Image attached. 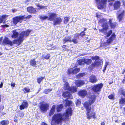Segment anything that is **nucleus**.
<instances>
[{"label": "nucleus", "instance_id": "13", "mask_svg": "<svg viewBox=\"0 0 125 125\" xmlns=\"http://www.w3.org/2000/svg\"><path fill=\"white\" fill-rule=\"evenodd\" d=\"M3 43L4 44L10 46H12L13 44L12 42L7 37H5L4 38Z\"/></svg>", "mask_w": 125, "mask_h": 125}, {"label": "nucleus", "instance_id": "27", "mask_svg": "<svg viewBox=\"0 0 125 125\" xmlns=\"http://www.w3.org/2000/svg\"><path fill=\"white\" fill-rule=\"evenodd\" d=\"M120 3L119 1H117L115 2L114 4V7L115 9L119 8L120 6Z\"/></svg>", "mask_w": 125, "mask_h": 125}, {"label": "nucleus", "instance_id": "28", "mask_svg": "<svg viewBox=\"0 0 125 125\" xmlns=\"http://www.w3.org/2000/svg\"><path fill=\"white\" fill-rule=\"evenodd\" d=\"M70 90H68L71 92L74 93L76 92L77 91V88L75 86H73L71 87L70 88Z\"/></svg>", "mask_w": 125, "mask_h": 125}, {"label": "nucleus", "instance_id": "56", "mask_svg": "<svg viewBox=\"0 0 125 125\" xmlns=\"http://www.w3.org/2000/svg\"><path fill=\"white\" fill-rule=\"evenodd\" d=\"M17 11V10H16L13 9L12 10V12L13 13H14L16 12Z\"/></svg>", "mask_w": 125, "mask_h": 125}, {"label": "nucleus", "instance_id": "40", "mask_svg": "<svg viewBox=\"0 0 125 125\" xmlns=\"http://www.w3.org/2000/svg\"><path fill=\"white\" fill-rule=\"evenodd\" d=\"M52 90V89L50 88L48 89H45L43 91L44 93L46 94H47L50 92Z\"/></svg>", "mask_w": 125, "mask_h": 125}, {"label": "nucleus", "instance_id": "44", "mask_svg": "<svg viewBox=\"0 0 125 125\" xmlns=\"http://www.w3.org/2000/svg\"><path fill=\"white\" fill-rule=\"evenodd\" d=\"M23 91L25 93H26L30 92V89L28 88L25 87L24 88Z\"/></svg>", "mask_w": 125, "mask_h": 125}, {"label": "nucleus", "instance_id": "53", "mask_svg": "<svg viewBox=\"0 0 125 125\" xmlns=\"http://www.w3.org/2000/svg\"><path fill=\"white\" fill-rule=\"evenodd\" d=\"M15 84L14 83H11V86L14 87L15 85Z\"/></svg>", "mask_w": 125, "mask_h": 125}, {"label": "nucleus", "instance_id": "15", "mask_svg": "<svg viewBox=\"0 0 125 125\" xmlns=\"http://www.w3.org/2000/svg\"><path fill=\"white\" fill-rule=\"evenodd\" d=\"M28 106V104L27 102L25 101H24L22 104L20 106V108L21 110H22L26 108Z\"/></svg>", "mask_w": 125, "mask_h": 125}, {"label": "nucleus", "instance_id": "12", "mask_svg": "<svg viewBox=\"0 0 125 125\" xmlns=\"http://www.w3.org/2000/svg\"><path fill=\"white\" fill-rule=\"evenodd\" d=\"M103 86V84L100 83L94 85L92 88V89L95 92H99L101 91Z\"/></svg>", "mask_w": 125, "mask_h": 125}, {"label": "nucleus", "instance_id": "64", "mask_svg": "<svg viewBox=\"0 0 125 125\" xmlns=\"http://www.w3.org/2000/svg\"><path fill=\"white\" fill-rule=\"evenodd\" d=\"M124 114H125V107L124 108Z\"/></svg>", "mask_w": 125, "mask_h": 125}, {"label": "nucleus", "instance_id": "34", "mask_svg": "<svg viewBox=\"0 0 125 125\" xmlns=\"http://www.w3.org/2000/svg\"><path fill=\"white\" fill-rule=\"evenodd\" d=\"M64 103H65L66 106H70L72 104V102L68 100H65L63 101Z\"/></svg>", "mask_w": 125, "mask_h": 125}, {"label": "nucleus", "instance_id": "30", "mask_svg": "<svg viewBox=\"0 0 125 125\" xmlns=\"http://www.w3.org/2000/svg\"><path fill=\"white\" fill-rule=\"evenodd\" d=\"M119 103L120 104L122 105V106L125 105V98L121 97Z\"/></svg>", "mask_w": 125, "mask_h": 125}, {"label": "nucleus", "instance_id": "63", "mask_svg": "<svg viewBox=\"0 0 125 125\" xmlns=\"http://www.w3.org/2000/svg\"><path fill=\"white\" fill-rule=\"evenodd\" d=\"M122 125H125V123H123L122 124Z\"/></svg>", "mask_w": 125, "mask_h": 125}, {"label": "nucleus", "instance_id": "11", "mask_svg": "<svg viewBox=\"0 0 125 125\" xmlns=\"http://www.w3.org/2000/svg\"><path fill=\"white\" fill-rule=\"evenodd\" d=\"M80 71V69L78 68H69L68 70L67 73L68 74H76L79 72Z\"/></svg>", "mask_w": 125, "mask_h": 125}, {"label": "nucleus", "instance_id": "6", "mask_svg": "<svg viewBox=\"0 0 125 125\" xmlns=\"http://www.w3.org/2000/svg\"><path fill=\"white\" fill-rule=\"evenodd\" d=\"M115 0H108L109 2L113 1ZM98 9H102L105 8L107 3V0H96Z\"/></svg>", "mask_w": 125, "mask_h": 125}, {"label": "nucleus", "instance_id": "33", "mask_svg": "<svg viewBox=\"0 0 125 125\" xmlns=\"http://www.w3.org/2000/svg\"><path fill=\"white\" fill-rule=\"evenodd\" d=\"M68 83L66 82L64 84V88L65 90H70V88Z\"/></svg>", "mask_w": 125, "mask_h": 125}, {"label": "nucleus", "instance_id": "22", "mask_svg": "<svg viewBox=\"0 0 125 125\" xmlns=\"http://www.w3.org/2000/svg\"><path fill=\"white\" fill-rule=\"evenodd\" d=\"M79 34H75L74 36L73 39L72 40V42H73L75 44H76L78 43V41L77 40V39L78 38V37Z\"/></svg>", "mask_w": 125, "mask_h": 125}, {"label": "nucleus", "instance_id": "32", "mask_svg": "<svg viewBox=\"0 0 125 125\" xmlns=\"http://www.w3.org/2000/svg\"><path fill=\"white\" fill-rule=\"evenodd\" d=\"M63 107V105L62 104H61L60 105H57L56 107L57 111L58 112H60L61 111Z\"/></svg>", "mask_w": 125, "mask_h": 125}, {"label": "nucleus", "instance_id": "54", "mask_svg": "<svg viewBox=\"0 0 125 125\" xmlns=\"http://www.w3.org/2000/svg\"><path fill=\"white\" fill-rule=\"evenodd\" d=\"M3 21L1 17H0V23L2 22Z\"/></svg>", "mask_w": 125, "mask_h": 125}, {"label": "nucleus", "instance_id": "48", "mask_svg": "<svg viewBox=\"0 0 125 125\" xmlns=\"http://www.w3.org/2000/svg\"><path fill=\"white\" fill-rule=\"evenodd\" d=\"M108 97L110 99H114V95L112 94H111L109 95Z\"/></svg>", "mask_w": 125, "mask_h": 125}, {"label": "nucleus", "instance_id": "20", "mask_svg": "<svg viewBox=\"0 0 125 125\" xmlns=\"http://www.w3.org/2000/svg\"><path fill=\"white\" fill-rule=\"evenodd\" d=\"M95 96L94 95H92L91 97L90 98L89 100V103L88 104L91 106V105L94 103L95 100Z\"/></svg>", "mask_w": 125, "mask_h": 125}, {"label": "nucleus", "instance_id": "31", "mask_svg": "<svg viewBox=\"0 0 125 125\" xmlns=\"http://www.w3.org/2000/svg\"><path fill=\"white\" fill-rule=\"evenodd\" d=\"M63 42L64 43L67 41H69L70 42H72V40H71L70 37H65V38L63 39Z\"/></svg>", "mask_w": 125, "mask_h": 125}, {"label": "nucleus", "instance_id": "37", "mask_svg": "<svg viewBox=\"0 0 125 125\" xmlns=\"http://www.w3.org/2000/svg\"><path fill=\"white\" fill-rule=\"evenodd\" d=\"M119 92L122 94L125 97V90L122 89H120L119 91Z\"/></svg>", "mask_w": 125, "mask_h": 125}, {"label": "nucleus", "instance_id": "35", "mask_svg": "<svg viewBox=\"0 0 125 125\" xmlns=\"http://www.w3.org/2000/svg\"><path fill=\"white\" fill-rule=\"evenodd\" d=\"M0 123L2 125H7L9 124V122L7 120H3Z\"/></svg>", "mask_w": 125, "mask_h": 125}, {"label": "nucleus", "instance_id": "58", "mask_svg": "<svg viewBox=\"0 0 125 125\" xmlns=\"http://www.w3.org/2000/svg\"><path fill=\"white\" fill-rule=\"evenodd\" d=\"M2 85H3V83H1V84H0V87L1 88L2 86Z\"/></svg>", "mask_w": 125, "mask_h": 125}, {"label": "nucleus", "instance_id": "62", "mask_svg": "<svg viewBox=\"0 0 125 125\" xmlns=\"http://www.w3.org/2000/svg\"><path fill=\"white\" fill-rule=\"evenodd\" d=\"M113 83V82H110L109 83V84H112V83Z\"/></svg>", "mask_w": 125, "mask_h": 125}, {"label": "nucleus", "instance_id": "25", "mask_svg": "<svg viewBox=\"0 0 125 125\" xmlns=\"http://www.w3.org/2000/svg\"><path fill=\"white\" fill-rule=\"evenodd\" d=\"M55 107L56 106L55 105L52 106L49 114V115L50 116L52 115L54 113L55 111Z\"/></svg>", "mask_w": 125, "mask_h": 125}, {"label": "nucleus", "instance_id": "43", "mask_svg": "<svg viewBox=\"0 0 125 125\" xmlns=\"http://www.w3.org/2000/svg\"><path fill=\"white\" fill-rule=\"evenodd\" d=\"M85 59V63H86L87 64H90L92 62V60L90 59Z\"/></svg>", "mask_w": 125, "mask_h": 125}, {"label": "nucleus", "instance_id": "16", "mask_svg": "<svg viewBox=\"0 0 125 125\" xmlns=\"http://www.w3.org/2000/svg\"><path fill=\"white\" fill-rule=\"evenodd\" d=\"M62 21V19L60 18H57L53 20V24L55 25L60 24Z\"/></svg>", "mask_w": 125, "mask_h": 125}, {"label": "nucleus", "instance_id": "19", "mask_svg": "<svg viewBox=\"0 0 125 125\" xmlns=\"http://www.w3.org/2000/svg\"><path fill=\"white\" fill-rule=\"evenodd\" d=\"M89 81L90 82L92 83H94L97 81L95 75H92L90 77Z\"/></svg>", "mask_w": 125, "mask_h": 125}, {"label": "nucleus", "instance_id": "42", "mask_svg": "<svg viewBox=\"0 0 125 125\" xmlns=\"http://www.w3.org/2000/svg\"><path fill=\"white\" fill-rule=\"evenodd\" d=\"M50 57L49 54H47L46 55H43L42 57L43 59H48Z\"/></svg>", "mask_w": 125, "mask_h": 125}, {"label": "nucleus", "instance_id": "8", "mask_svg": "<svg viewBox=\"0 0 125 125\" xmlns=\"http://www.w3.org/2000/svg\"><path fill=\"white\" fill-rule=\"evenodd\" d=\"M91 58L93 60H95L94 63H93L92 65V67H96L101 64V60L99 59L98 56H92Z\"/></svg>", "mask_w": 125, "mask_h": 125}, {"label": "nucleus", "instance_id": "39", "mask_svg": "<svg viewBox=\"0 0 125 125\" xmlns=\"http://www.w3.org/2000/svg\"><path fill=\"white\" fill-rule=\"evenodd\" d=\"M85 75V74L84 73H79L77 75L76 77L77 78H80Z\"/></svg>", "mask_w": 125, "mask_h": 125}, {"label": "nucleus", "instance_id": "29", "mask_svg": "<svg viewBox=\"0 0 125 125\" xmlns=\"http://www.w3.org/2000/svg\"><path fill=\"white\" fill-rule=\"evenodd\" d=\"M77 62L79 65L84 64L85 63V59H82L78 61Z\"/></svg>", "mask_w": 125, "mask_h": 125}, {"label": "nucleus", "instance_id": "61", "mask_svg": "<svg viewBox=\"0 0 125 125\" xmlns=\"http://www.w3.org/2000/svg\"><path fill=\"white\" fill-rule=\"evenodd\" d=\"M14 121L15 122H17V119H15L14 120Z\"/></svg>", "mask_w": 125, "mask_h": 125}, {"label": "nucleus", "instance_id": "38", "mask_svg": "<svg viewBox=\"0 0 125 125\" xmlns=\"http://www.w3.org/2000/svg\"><path fill=\"white\" fill-rule=\"evenodd\" d=\"M40 17L42 20H44L47 19L48 20V17L45 15L41 16Z\"/></svg>", "mask_w": 125, "mask_h": 125}, {"label": "nucleus", "instance_id": "26", "mask_svg": "<svg viewBox=\"0 0 125 125\" xmlns=\"http://www.w3.org/2000/svg\"><path fill=\"white\" fill-rule=\"evenodd\" d=\"M109 23L112 28H114L116 25V23L115 22L112 23V20L111 19L109 20Z\"/></svg>", "mask_w": 125, "mask_h": 125}, {"label": "nucleus", "instance_id": "18", "mask_svg": "<svg viewBox=\"0 0 125 125\" xmlns=\"http://www.w3.org/2000/svg\"><path fill=\"white\" fill-rule=\"evenodd\" d=\"M75 83L77 86L80 87L84 84V82L83 81L81 80H77L75 81Z\"/></svg>", "mask_w": 125, "mask_h": 125}, {"label": "nucleus", "instance_id": "50", "mask_svg": "<svg viewBox=\"0 0 125 125\" xmlns=\"http://www.w3.org/2000/svg\"><path fill=\"white\" fill-rule=\"evenodd\" d=\"M96 17L98 18H100L101 16L100 14L99 13H97L96 14Z\"/></svg>", "mask_w": 125, "mask_h": 125}, {"label": "nucleus", "instance_id": "47", "mask_svg": "<svg viewBox=\"0 0 125 125\" xmlns=\"http://www.w3.org/2000/svg\"><path fill=\"white\" fill-rule=\"evenodd\" d=\"M8 17V15H2L1 17L3 21L4 20L6 19Z\"/></svg>", "mask_w": 125, "mask_h": 125}, {"label": "nucleus", "instance_id": "60", "mask_svg": "<svg viewBox=\"0 0 125 125\" xmlns=\"http://www.w3.org/2000/svg\"><path fill=\"white\" fill-rule=\"evenodd\" d=\"M125 73V69H124V71L122 73V74H124Z\"/></svg>", "mask_w": 125, "mask_h": 125}, {"label": "nucleus", "instance_id": "57", "mask_svg": "<svg viewBox=\"0 0 125 125\" xmlns=\"http://www.w3.org/2000/svg\"><path fill=\"white\" fill-rule=\"evenodd\" d=\"M105 123L104 122H102L101 123V125H104Z\"/></svg>", "mask_w": 125, "mask_h": 125}, {"label": "nucleus", "instance_id": "10", "mask_svg": "<svg viewBox=\"0 0 125 125\" xmlns=\"http://www.w3.org/2000/svg\"><path fill=\"white\" fill-rule=\"evenodd\" d=\"M125 11L124 10H120L117 13V18L119 20V21H120L124 15Z\"/></svg>", "mask_w": 125, "mask_h": 125}, {"label": "nucleus", "instance_id": "46", "mask_svg": "<svg viewBox=\"0 0 125 125\" xmlns=\"http://www.w3.org/2000/svg\"><path fill=\"white\" fill-rule=\"evenodd\" d=\"M69 20V19L68 17H65L64 18V22L65 24H66Z\"/></svg>", "mask_w": 125, "mask_h": 125}, {"label": "nucleus", "instance_id": "4", "mask_svg": "<svg viewBox=\"0 0 125 125\" xmlns=\"http://www.w3.org/2000/svg\"><path fill=\"white\" fill-rule=\"evenodd\" d=\"M30 32V31L28 30L26 31L21 32L20 34L18 39L14 40L13 41V43L19 45L23 40L24 37L28 36Z\"/></svg>", "mask_w": 125, "mask_h": 125}, {"label": "nucleus", "instance_id": "1", "mask_svg": "<svg viewBox=\"0 0 125 125\" xmlns=\"http://www.w3.org/2000/svg\"><path fill=\"white\" fill-rule=\"evenodd\" d=\"M72 110L71 108L67 109L66 113L54 115L52 118V125H61L63 121L69 119L72 115Z\"/></svg>", "mask_w": 125, "mask_h": 125}, {"label": "nucleus", "instance_id": "55", "mask_svg": "<svg viewBox=\"0 0 125 125\" xmlns=\"http://www.w3.org/2000/svg\"><path fill=\"white\" fill-rule=\"evenodd\" d=\"M41 125H47L45 123L43 122L42 123Z\"/></svg>", "mask_w": 125, "mask_h": 125}, {"label": "nucleus", "instance_id": "21", "mask_svg": "<svg viewBox=\"0 0 125 125\" xmlns=\"http://www.w3.org/2000/svg\"><path fill=\"white\" fill-rule=\"evenodd\" d=\"M87 92L86 91L82 90L79 92L78 94L80 96L83 97L85 96L87 94Z\"/></svg>", "mask_w": 125, "mask_h": 125}, {"label": "nucleus", "instance_id": "52", "mask_svg": "<svg viewBox=\"0 0 125 125\" xmlns=\"http://www.w3.org/2000/svg\"><path fill=\"white\" fill-rule=\"evenodd\" d=\"M107 63H105V66H104V68L103 71L104 72L105 71V70H106V68L107 66Z\"/></svg>", "mask_w": 125, "mask_h": 125}, {"label": "nucleus", "instance_id": "3", "mask_svg": "<svg viewBox=\"0 0 125 125\" xmlns=\"http://www.w3.org/2000/svg\"><path fill=\"white\" fill-rule=\"evenodd\" d=\"M99 22L100 23L103 24L102 25L103 29L101 30L99 29L100 31L104 33H106V36L107 37L110 36L112 33V31L111 30H110L107 32V31L109 30V29L106 19H101L99 21Z\"/></svg>", "mask_w": 125, "mask_h": 125}, {"label": "nucleus", "instance_id": "17", "mask_svg": "<svg viewBox=\"0 0 125 125\" xmlns=\"http://www.w3.org/2000/svg\"><path fill=\"white\" fill-rule=\"evenodd\" d=\"M49 17L48 18V20L50 21H53L54 20V18L56 17V14L53 13H50L48 14Z\"/></svg>", "mask_w": 125, "mask_h": 125}, {"label": "nucleus", "instance_id": "41", "mask_svg": "<svg viewBox=\"0 0 125 125\" xmlns=\"http://www.w3.org/2000/svg\"><path fill=\"white\" fill-rule=\"evenodd\" d=\"M36 62L35 61V59H34L30 61V64L32 66H35L36 65Z\"/></svg>", "mask_w": 125, "mask_h": 125}, {"label": "nucleus", "instance_id": "14", "mask_svg": "<svg viewBox=\"0 0 125 125\" xmlns=\"http://www.w3.org/2000/svg\"><path fill=\"white\" fill-rule=\"evenodd\" d=\"M62 96L68 99H72L73 98L72 95L68 92L66 91L63 93L62 94Z\"/></svg>", "mask_w": 125, "mask_h": 125}, {"label": "nucleus", "instance_id": "24", "mask_svg": "<svg viewBox=\"0 0 125 125\" xmlns=\"http://www.w3.org/2000/svg\"><path fill=\"white\" fill-rule=\"evenodd\" d=\"M27 11L29 12L33 13L35 12L36 10L32 7H30L27 8Z\"/></svg>", "mask_w": 125, "mask_h": 125}, {"label": "nucleus", "instance_id": "7", "mask_svg": "<svg viewBox=\"0 0 125 125\" xmlns=\"http://www.w3.org/2000/svg\"><path fill=\"white\" fill-rule=\"evenodd\" d=\"M31 17V15H28L26 18H25L24 16H18L13 18V22L14 24H16L18 22H21L22 20L24 19L25 18L26 19H29Z\"/></svg>", "mask_w": 125, "mask_h": 125}, {"label": "nucleus", "instance_id": "49", "mask_svg": "<svg viewBox=\"0 0 125 125\" xmlns=\"http://www.w3.org/2000/svg\"><path fill=\"white\" fill-rule=\"evenodd\" d=\"M81 104V101L79 100H77L76 104L77 106H78L80 104Z\"/></svg>", "mask_w": 125, "mask_h": 125}, {"label": "nucleus", "instance_id": "23", "mask_svg": "<svg viewBox=\"0 0 125 125\" xmlns=\"http://www.w3.org/2000/svg\"><path fill=\"white\" fill-rule=\"evenodd\" d=\"M12 34L11 37L12 38L15 39L17 38L19 36V33L16 31H12Z\"/></svg>", "mask_w": 125, "mask_h": 125}, {"label": "nucleus", "instance_id": "59", "mask_svg": "<svg viewBox=\"0 0 125 125\" xmlns=\"http://www.w3.org/2000/svg\"><path fill=\"white\" fill-rule=\"evenodd\" d=\"M3 26L4 27H8L9 26H8V25H5Z\"/></svg>", "mask_w": 125, "mask_h": 125}, {"label": "nucleus", "instance_id": "36", "mask_svg": "<svg viewBox=\"0 0 125 125\" xmlns=\"http://www.w3.org/2000/svg\"><path fill=\"white\" fill-rule=\"evenodd\" d=\"M36 6L37 7H38V9H46L47 8V6H42V5L40 4H37Z\"/></svg>", "mask_w": 125, "mask_h": 125}, {"label": "nucleus", "instance_id": "51", "mask_svg": "<svg viewBox=\"0 0 125 125\" xmlns=\"http://www.w3.org/2000/svg\"><path fill=\"white\" fill-rule=\"evenodd\" d=\"M85 35V32L84 31H82L80 33V35L82 36H84Z\"/></svg>", "mask_w": 125, "mask_h": 125}, {"label": "nucleus", "instance_id": "9", "mask_svg": "<svg viewBox=\"0 0 125 125\" xmlns=\"http://www.w3.org/2000/svg\"><path fill=\"white\" fill-rule=\"evenodd\" d=\"M40 107L41 110L43 111H46L49 106V105L44 102H41Z\"/></svg>", "mask_w": 125, "mask_h": 125}, {"label": "nucleus", "instance_id": "2", "mask_svg": "<svg viewBox=\"0 0 125 125\" xmlns=\"http://www.w3.org/2000/svg\"><path fill=\"white\" fill-rule=\"evenodd\" d=\"M83 105L86 110V114L87 118L90 119L93 118H95L96 117L95 114L94 112V110L91 108L88 102H85L84 103Z\"/></svg>", "mask_w": 125, "mask_h": 125}, {"label": "nucleus", "instance_id": "5", "mask_svg": "<svg viewBox=\"0 0 125 125\" xmlns=\"http://www.w3.org/2000/svg\"><path fill=\"white\" fill-rule=\"evenodd\" d=\"M115 38V36L114 33L113 34L110 38L107 41L106 43L104 42L101 43L99 47L100 49H102L105 47L108 46V44L111 43Z\"/></svg>", "mask_w": 125, "mask_h": 125}, {"label": "nucleus", "instance_id": "45", "mask_svg": "<svg viewBox=\"0 0 125 125\" xmlns=\"http://www.w3.org/2000/svg\"><path fill=\"white\" fill-rule=\"evenodd\" d=\"M44 78V77H42L40 78H38L37 80L38 83H40L41 82Z\"/></svg>", "mask_w": 125, "mask_h": 125}]
</instances>
